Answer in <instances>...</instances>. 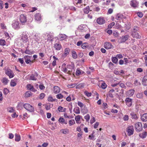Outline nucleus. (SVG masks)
<instances>
[{
    "mask_svg": "<svg viewBox=\"0 0 147 147\" xmlns=\"http://www.w3.org/2000/svg\"><path fill=\"white\" fill-rule=\"evenodd\" d=\"M24 107L27 111L30 112L34 111V107L29 104L26 103L23 105Z\"/></svg>",
    "mask_w": 147,
    "mask_h": 147,
    "instance_id": "nucleus-1",
    "label": "nucleus"
},
{
    "mask_svg": "<svg viewBox=\"0 0 147 147\" xmlns=\"http://www.w3.org/2000/svg\"><path fill=\"white\" fill-rule=\"evenodd\" d=\"M131 36L134 38H140L141 36L139 35L137 32V30L136 28H134L132 32Z\"/></svg>",
    "mask_w": 147,
    "mask_h": 147,
    "instance_id": "nucleus-2",
    "label": "nucleus"
},
{
    "mask_svg": "<svg viewBox=\"0 0 147 147\" xmlns=\"http://www.w3.org/2000/svg\"><path fill=\"white\" fill-rule=\"evenodd\" d=\"M129 37L128 35L122 36L118 39V42L119 43L124 42L128 39Z\"/></svg>",
    "mask_w": 147,
    "mask_h": 147,
    "instance_id": "nucleus-3",
    "label": "nucleus"
},
{
    "mask_svg": "<svg viewBox=\"0 0 147 147\" xmlns=\"http://www.w3.org/2000/svg\"><path fill=\"white\" fill-rule=\"evenodd\" d=\"M135 128L137 131H141L142 129V123L140 122L137 123L135 124Z\"/></svg>",
    "mask_w": 147,
    "mask_h": 147,
    "instance_id": "nucleus-4",
    "label": "nucleus"
},
{
    "mask_svg": "<svg viewBox=\"0 0 147 147\" xmlns=\"http://www.w3.org/2000/svg\"><path fill=\"white\" fill-rule=\"evenodd\" d=\"M5 74L8 76L10 78H11L14 76V74L12 71L10 69H7L5 71Z\"/></svg>",
    "mask_w": 147,
    "mask_h": 147,
    "instance_id": "nucleus-5",
    "label": "nucleus"
},
{
    "mask_svg": "<svg viewBox=\"0 0 147 147\" xmlns=\"http://www.w3.org/2000/svg\"><path fill=\"white\" fill-rule=\"evenodd\" d=\"M132 100L129 98H127L125 100L126 105L128 107H131L132 104Z\"/></svg>",
    "mask_w": 147,
    "mask_h": 147,
    "instance_id": "nucleus-6",
    "label": "nucleus"
},
{
    "mask_svg": "<svg viewBox=\"0 0 147 147\" xmlns=\"http://www.w3.org/2000/svg\"><path fill=\"white\" fill-rule=\"evenodd\" d=\"M113 47L112 45L109 42H105L104 44V47L107 49H111Z\"/></svg>",
    "mask_w": 147,
    "mask_h": 147,
    "instance_id": "nucleus-7",
    "label": "nucleus"
},
{
    "mask_svg": "<svg viewBox=\"0 0 147 147\" xmlns=\"http://www.w3.org/2000/svg\"><path fill=\"white\" fill-rule=\"evenodd\" d=\"M20 22L22 23H25L27 20L26 16L24 14L20 15Z\"/></svg>",
    "mask_w": 147,
    "mask_h": 147,
    "instance_id": "nucleus-8",
    "label": "nucleus"
},
{
    "mask_svg": "<svg viewBox=\"0 0 147 147\" xmlns=\"http://www.w3.org/2000/svg\"><path fill=\"white\" fill-rule=\"evenodd\" d=\"M19 23L18 21H15L12 24L13 27L14 29H18L20 28L19 26Z\"/></svg>",
    "mask_w": 147,
    "mask_h": 147,
    "instance_id": "nucleus-9",
    "label": "nucleus"
},
{
    "mask_svg": "<svg viewBox=\"0 0 147 147\" xmlns=\"http://www.w3.org/2000/svg\"><path fill=\"white\" fill-rule=\"evenodd\" d=\"M138 3L136 0H132L130 2V5L131 7L136 8L138 5Z\"/></svg>",
    "mask_w": 147,
    "mask_h": 147,
    "instance_id": "nucleus-10",
    "label": "nucleus"
},
{
    "mask_svg": "<svg viewBox=\"0 0 147 147\" xmlns=\"http://www.w3.org/2000/svg\"><path fill=\"white\" fill-rule=\"evenodd\" d=\"M67 68L68 69V71L67 73L69 74H70L71 73L72 71H74V67L71 66L70 65H67Z\"/></svg>",
    "mask_w": 147,
    "mask_h": 147,
    "instance_id": "nucleus-11",
    "label": "nucleus"
},
{
    "mask_svg": "<svg viewBox=\"0 0 147 147\" xmlns=\"http://www.w3.org/2000/svg\"><path fill=\"white\" fill-rule=\"evenodd\" d=\"M54 47L55 50H60L62 48L61 45L59 43H56L55 44Z\"/></svg>",
    "mask_w": 147,
    "mask_h": 147,
    "instance_id": "nucleus-12",
    "label": "nucleus"
},
{
    "mask_svg": "<svg viewBox=\"0 0 147 147\" xmlns=\"http://www.w3.org/2000/svg\"><path fill=\"white\" fill-rule=\"evenodd\" d=\"M69 51L70 49L69 48H66L64 50V53L62 55V56L63 57H65L69 54Z\"/></svg>",
    "mask_w": 147,
    "mask_h": 147,
    "instance_id": "nucleus-13",
    "label": "nucleus"
},
{
    "mask_svg": "<svg viewBox=\"0 0 147 147\" xmlns=\"http://www.w3.org/2000/svg\"><path fill=\"white\" fill-rule=\"evenodd\" d=\"M134 129L133 126H130L128 127L127 132L130 135H132L133 134Z\"/></svg>",
    "mask_w": 147,
    "mask_h": 147,
    "instance_id": "nucleus-14",
    "label": "nucleus"
},
{
    "mask_svg": "<svg viewBox=\"0 0 147 147\" xmlns=\"http://www.w3.org/2000/svg\"><path fill=\"white\" fill-rule=\"evenodd\" d=\"M96 22L98 24H102L105 23V20L103 18H99L97 19Z\"/></svg>",
    "mask_w": 147,
    "mask_h": 147,
    "instance_id": "nucleus-15",
    "label": "nucleus"
},
{
    "mask_svg": "<svg viewBox=\"0 0 147 147\" xmlns=\"http://www.w3.org/2000/svg\"><path fill=\"white\" fill-rule=\"evenodd\" d=\"M34 17L35 19L37 21L40 20L41 19V15L39 13H36Z\"/></svg>",
    "mask_w": 147,
    "mask_h": 147,
    "instance_id": "nucleus-16",
    "label": "nucleus"
},
{
    "mask_svg": "<svg viewBox=\"0 0 147 147\" xmlns=\"http://www.w3.org/2000/svg\"><path fill=\"white\" fill-rule=\"evenodd\" d=\"M25 60V61L27 64H28L31 62L30 59V57L28 55L25 56L24 57Z\"/></svg>",
    "mask_w": 147,
    "mask_h": 147,
    "instance_id": "nucleus-17",
    "label": "nucleus"
},
{
    "mask_svg": "<svg viewBox=\"0 0 147 147\" xmlns=\"http://www.w3.org/2000/svg\"><path fill=\"white\" fill-rule=\"evenodd\" d=\"M123 18V15L120 13H117L115 19L117 20H121Z\"/></svg>",
    "mask_w": 147,
    "mask_h": 147,
    "instance_id": "nucleus-18",
    "label": "nucleus"
},
{
    "mask_svg": "<svg viewBox=\"0 0 147 147\" xmlns=\"http://www.w3.org/2000/svg\"><path fill=\"white\" fill-rule=\"evenodd\" d=\"M142 83V84L144 86L147 85V76H145L143 78Z\"/></svg>",
    "mask_w": 147,
    "mask_h": 147,
    "instance_id": "nucleus-19",
    "label": "nucleus"
},
{
    "mask_svg": "<svg viewBox=\"0 0 147 147\" xmlns=\"http://www.w3.org/2000/svg\"><path fill=\"white\" fill-rule=\"evenodd\" d=\"M142 120L143 121H147V113H145L143 114L141 117Z\"/></svg>",
    "mask_w": 147,
    "mask_h": 147,
    "instance_id": "nucleus-20",
    "label": "nucleus"
},
{
    "mask_svg": "<svg viewBox=\"0 0 147 147\" xmlns=\"http://www.w3.org/2000/svg\"><path fill=\"white\" fill-rule=\"evenodd\" d=\"M135 90L134 89L129 90L127 92V94L128 96H132L134 94Z\"/></svg>",
    "mask_w": 147,
    "mask_h": 147,
    "instance_id": "nucleus-21",
    "label": "nucleus"
},
{
    "mask_svg": "<svg viewBox=\"0 0 147 147\" xmlns=\"http://www.w3.org/2000/svg\"><path fill=\"white\" fill-rule=\"evenodd\" d=\"M54 92L56 94L60 92V88L58 86H54Z\"/></svg>",
    "mask_w": 147,
    "mask_h": 147,
    "instance_id": "nucleus-22",
    "label": "nucleus"
},
{
    "mask_svg": "<svg viewBox=\"0 0 147 147\" xmlns=\"http://www.w3.org/2000/svg\"><path fill=\"white\" fill-rule=\"evenodd\" d=\"M15 141L16 142H19L20 140V135L16 134L15 135Z\"/></svg>",
    "mask_w": 147,
    "mask_h": 147,
    "instance_id": "nucleus-23",
    "label": "nucleus"
},
{
    "mask_svg": "<svg viewBox=\"0 0 147 147\" xmlns=\"http://www.w3.org/2000/svg\"><path fill=\"white\" fill-rule=\"evenodd\" d=\"M33 34L34 35L33 38L35 40L36 42H38L40 40V37L39 35L37 34Z\"/></svg>",
    "mask_w": 147,
    "mask_h": 147,
    "instance_id": "nucleus-24",
    "label": "nucleus"
},
{
    "mask_svg": "<svg viewBox=\"0 0 147 147\" xmlns=\"http://www.w3.org/2000/svg\"><path fill=\"white\" fill-rule=\"evenodd\" d=\"M139 136L142 138H144L147 136V133L146 131H144L139 134Z\"/></svg>",
    "mask_w": 147,
    "mask_h": 147,
    "instance_id": "nucleus-25",
    "label": "nucleus"
},
{
    "mask_svg": "<svg viewBox=\"0 0 147 147\" xmlns=\"http://www.w3.org/2000/svg\"><path fill=\"white\" fill-rule=\"evenodd\" d=\"M28 37L26 35H24V36H22L21 39L23 41H26L28 40Z\"/></svg>",
    "mask_w": 147,
    "mask_h": 147,
    "instance_id": "nucleus-26",
    "label": "nucleus"
},
{
    "mask_svg": "<svg viewBox=\"0 0 147 147\" xmlns=\"http://www.w3.org/2000/svg\"><path fill=\"white\" fill-rule=\"evenodd\" d=\"M112 61L114 63L117 64V63L118 60L116 57H112Z\"/></svg>",
    "mask_w": 147,
    "mask_h": 147,
    "instance_id": "nucleus-27",
    "label": "nucleus"
},
{
    "mask_svg": "<svg viewBox=\"0 0 147 147\" xmlns=\"http://www.w3.org/2000/svg\"><path fill=\"white\" fill-rule=\"evenodd\" d=\"M74 111L76 114H79L80 113L79 108L78 107L75 108L74 109Z\"/></svg>",
    "mask_w": 147,
    "mask_h": 147,
    "instance_id": "nucleus-28",
    "label": "nucleus"
},
{
    "mask_svg": "<svg viewBox=\"0 0 147 147\" xmlns=\"http://www.w3.org/2000/svg\"><path fill=\"white\" fill-rule=\"evenodd\" d=\"M84 84H80L76 86V88L77 89H81L84 88Z\"/></svg>",
    "mask_w": 147,
    "mask_h": 147,
    "instance_id": "nucleus-29",
    "label": "nucleus"
},
{
    "mask_svg": "<svg viewBox=\"0 0 147 147\" xmlns=\"http://www.w3.org/2000/svg\"><path fill=\"white\" fill-rule=\"evenodd\" d=\"M89 7L87 6L86 8L84 9V11L85 13L87 14L89 12Z\"/></svg>",
    "mask_w": 147,
    "mask_h": 147,
    "instance_id": "nucleus-30",
    "label": "nucleus"
},
{
    "mask_svg": "<svg viewBox=\"0 0 147 147\" xmlns=\"http://www.w3.org/2000/svg\"><path fill=\"white\" fill-rule=\"evenodd\" d=\"M8 79L6 78H3L2 80V82L5 84H7L8 83Z\"/></svg>",
    "mask_w": 147,
    "mask_h": 147,
    "instance_id": "nucleus-31",
    "label": "nucleus"
},
{
    "mask_svg": "<svg viewBox=\"0 0 147 147\" xmlns=\"http://www.w3.org/2000/svg\"><path fill=\"white\" fill-rule=\"evenodd\" d=\"M31 95V92L30 91H28L25 93V96L28 97Z\"/></svg>",
    "mask_w": 147,
    "mask_h": 147,
    "instance_id": "nucleus-32",
    "label": "nucleus"
},
{
    "mask_svg": "<svg viewBox=\"0 0 147 147\" xmlns=\"http://www.w3.org/2000/svg\"><path fill=\"white\" fill-rule=\"evenodd\" d=\"M61 131L64 134H66L68 133L69 130L67 129H62L61 130Z\"/></svg>",
    "mask_w": 147,
    "mask_h": 147,
    "instance_id": "nucleus-33",
    "label": "nucleus"
},
{
    "mask_svg": "<svg viewBox=\"0 0 147 147\" xmlns=\"http://www.w3.org/2000/svg\"><path fill=\"white\" fill-rule=\"evenodd\" d=\"M72 57L73 58L76 59L77 57V55L76 53V52L74 51L72 52Z\"/></svg>",
    "mask_w": 147,
    "mask_h": 147,
    "instance_id": "nucleus-34",
    "label": "nucleus"
},
{
    "mask_svg": "<svg viewBox=\"0 0 147 147\" xmlns=\"http://www.w3.org/2000/svg\"><path fill=\"white\" fill-rule=\"evenodd\" d=\"M6 44V42L4 40H0V45L2 46H4Z\"/></svg>",
    "mask_w": 147,
    "mask_h": 147,
    "instance_id": "nucleus-35",
    "label": "nucleus"
},
{
    "mask_svg": "<svg viewBox=\"0 0 147 147\" xmlns=\"http://www.w3.org/2000/svg\"><path fill=\"white\" fill-rule=\"evenodd\" d=\"M66 110L65 108H63V107L61 106L58 108V110L60 112H64Z\"/></svg>",
    "mask_w": 147,
    "mask_h": 147,
    "instance_id": "nucleus-36",
    "label": "nucleus"
},
{
    "mask_svg": "<svg viewBox=\"0 0 147 147\" xmlns=\"http://www.w3.org/2000/svg\"><path fill=\"white\" fill-rule=\"evenodd\" d=\"M130 115L131 116L132 119H136L137 118L136 115L133 112H132L130 113Z\"/></svg>",
    "mask_w": 147,
    "mask_h": 147,
    "instance_id": "nucleus-37",
    "label": "nucleus"
},
{
    "mask_svg": "<svg viewBox=\"0 0 147 147\" xmlns=\"http://www.w3.org/2000/svg\"><path fill=\"white\" fill-rule=\"evenodd\" d=\"M25 53L26 54L28 55L32 54L33 53L32 51L27 49L25 51Z\"/></svg>",
    "mask_w": 147,
    "mask_h": 147,
    "instance_id": "nucleus-38",
    "label": "nucleus"
},
{
    "mask_svg": "<svg viewBox=\"0 0 147 147\" xmlns=\"http://www.w3.org/2000/svg\"><path fill=\"white\" fill-rule=\"evenodd\" d=\"M69 124L70 126L72 125L73 124H75V122L74 119H71L69 121Z\"/></svg>",
    "mask_w": 147,
    "mask_h": 147,
    "instance_id": "nucleus-39",
    "label": "nucleus"
},
{
    "mask_svg": "<svg viewBox=\"0 0 147 147\" xmlns=\"http://www.w3.org/2000/svg\"><path fill=\"white\" fill-rule=\"evenodd\" d=\"M8 111L10 113L14 112L15 110L12 107H9L7 109Z\"/></svg>",
    "mask_w": 147,
    "mask_h": 147,
    "instance_id": "nucleus-40",
    "label": "nucleus"
},
{
    "mask_svg": "<svg viewBox=\"0 0 147 147\" xmlns=\"http://www.w3.org/2000/svg\"><path fill=\"white\" fill-rule=\"evenodd\" d=\"M80 116L79 115H78L75 117V119L76 122L77 123H78V122L80 120Z\"/></svg>",
    "mask_w": 147,
    "mask_h": 147,
    "instance_id": "nucleus-41",
    "label": "nucleus"
},
{
    "mask_svg": "<svg viewBox=\"0 0 147 147\" xmlns=\"http://www.w3.org/2000/svg\"><path fill=\"white\" fill-rule=\"evenodd\" d=\"M30 79L33 80H36L37 78L33 74H32L30 76Z\"/></svg>",
    "mask_w": 147,
    "mask_h": 147,
    "instance_id": "nucleus-42",
    "label": "nucleus"
},
{
    "mask_svg": "<svg viewBox=\"0 0 147 147\" xmlns=\"http://www.w3.org/2000/svg\"><path fill=\"white\" fill-rule=\"evenodd\" d=\"M9 92V90L7 88H5L4 89L3 93L5 95L7 94Z\"/></svg>",
    "mask_w": 147,
    "mask_h": 147,
    "instance_id": "nucleus-43",
    "label": "nucleus"
},
{
    "mask_svg": "<svg viewBox=\"0 0 147 147\" xmlns=\"http://www.w3.org/2000/svg\"><path fill=\"white\" fill-rule=\"evenodd\" d=\"M10 85L11 86L13 87L16 85V83L13 80H11L10 82Z\"/></svg>",
    "mask_w": 147,
    "mask_h": 147,
    "instance_id": "nucleus-44",
    "label": "nucleus"
},
{
    "mask_svg": "<svg viewBox=\"0 0 147 147\" xmlns=\"http://www.w3.org/2000/svg\"><path fill=\"white\" fill-rule=\"evenodd\" d=\"M84 118L87 121H88L90 119V115L89 114H87L84 117Z\"/></svg>",
    "mask_w": 147,
    "mask_h": 147,
    "instance_id": "nucleus-45",
    "label": "nucleus"
},
{
    "mask_svg": "<svg viewBox=\"0 0 147 147\" xmlns=\"http://www.w3.org/2000/svg\"><path fill=\"white\" fill-rule=\"evenodd\" d=\"M115 25V23L114 22H113L112 23L110 24L108 26V28H111L112 27L114 26Z\"/></svg>",
    "mask_w": 147,
    "mask_h": 147,
    "instance_id": "nucleus-46",
    "label": "nucleus"
},
{
    "mask_svg": "<svg viewBox=\"0 0 147 147\" xmlns=\"http://www.w3.org/2000/svg\"><path fill=\"white\" fill-rule=\"evenodd\" d=\"M56 96L57 98L58 99L62 98L63 97V96L61 94H57Z\"/></svg>",
    "mask_w": 147,
    "mask_h": 147,
    "instance_id": "nucleus-47",
    "label": "nucleus"
},
{
    "mask_svg": "<svg viewBox=\"0 0 147 147\" xmlns=\"http://www.w3.org/2000/svg\"><path fill=\"white\" fill-rule=\"evenodd\" d=\"M107 85L105 83H102L101 85V88L103 89H105L107 87Z\"/></svg>",
    "mask_w": 147,
    "mask_h": 147,
    "instance_id": "nucleus-48",
    "label": "nucleus"
},
{
    "mask_svg": "<svg viewBox=\"0 0 147 147\" xmlns=\"http://www.w3.org/2000/svg\"><path fill=\"white\" fill-rule=\"evenodd\" d=\"M66 36L64 34H60V37L61 38L60 39H61H61H64L66 38Z\"/></svg>",
    "mask_w": 147,
    "mask_h": 147,
    "instance_id": "nucleus-49",
    "label": "nucleus"
},
{
    "mask_svg": "<svg viewBox=\"0 0 147 147\" xmlns=\"http://www.w3.org/2000/svg\"><path fill=\"white\" fill-rule=\"evenodd\" d=\"M48 100L49 101L53 102L55 101V99H53L52 97H49L48 98Z\"/></svg>",
    "mask_w": 147,
    "mask_h": 147,
    "instance_id": "nucleus-50",
    "label": "nucleus"
},
{
    "mask_svg": "<svg viewBox=\"0 0 147 147\" xmlns=\"http://www.w3.org/2000/svg\"><path fill=\"white\" fill-rule=\"evenodd\" d=\"M134 84L136 86H138L140 85H141V83L140 82H138V80H136L134 81Z\"/></svg>",
    "mask_w": 147,
    "mask_h": 147,
    "instance_id": "nucleus-51",
    "label": "nucleus"
},
{
    "mask_svg": "<svg viewBox=\"0 0 147 147\" xmlns=\"http://www.w3.org/2000/svg\"><path fill=\"white\" fill-rule=\"evenodd\" d=\"M87 43H83L82 45V48H83V49H85L87 45Z\"/></svg>",
    "mask_w": 147,
    "mask_h": 147,
    "instance_id": "nucleus-52",
    "label": "nucleus"
},
{
    "mask_svg": "<svg viewBox=\"0 0 147 147\" xmlns=\"http://www.w3.org/2000/svg\"><path fill=\"white\" fill-rule=\"evenodd\" d=\"M129 117L127 115H124L123 117V119L125 121H127L128 120Z\"/></svg>",
    "mask_w": 147,
    "mask_h": 147,
    "instance_id": "nucleus-53",
    "label": "nucleus"
},
{
    "mask_svg": "<svg viewBox=\"0 0 147 147\" xmlns=\"http://www.w3.org/2000/svg\"><path fill=\"white\" fill-rule=\"evenodd\" d=\"M81 71L80 69H77L76 70V75L78 76L80 74Z\"/></svg>",
    "mask_w": 147,
    "mask_h": 147,
    "instance_id": "nucleus-54",
    "label": "nucleus"
},
{
    "mask_svg": "<svg viewBox=\"0 0 147 147\" xmlns=\"http://www.w3.org/2000/svg\"><path fill=\"white\" fill-rule=\"evenodd\" d=\"M136 97L138 98H141L142 97V95L139 93H138L136 95Z\"/></svg>",
    "mask_w": 147,
    "mask_h": 147,
    "instance_id": "nucleus-55",
    "label": "nucleus"
},
{
    "mask_svg": "<svg viewBox=\"0 0 147 147\" xmlns=\"http://www.w3.org/2000/svg\"><path fill=\"white\" fill-rule=\"evenodd\" d=\"M33 86H32L30 84H28L27 86V87L28 90H31Z\"/></svg>",
    "mask_w": 147,
    "mask_h": 147,
    "instance_id": "nucleus-56",
    "label": "nucleus"
},
{
    "mask_svg": "<svg viewBox=\"0 0 147 147\" xmlns=\"http://www.w3.org/2000/svg\"><path fill=\"white\" fill-rule=\"evenodd\" d=\"M119 84L121 88H126V86L124 84H123V83H119Z\"/></svg>",
    "mask_w": 147,
    "mask_h": 147,
    "instance_id": "nucleus-57",
    "label": "nucleus"
},
{
    "mask_svg": "<svg viewBox=\"0 0 147 147\" xmlns=\"http://www.w3.org/2000/svg\"><path fill=\"white\" fill-rule=\"evenodd\" d=\"M78 106L81 107H83L84 105V104L83 103L79 101L78 102Z\"/></svg>",
    "mask_w": 147,
    "mask_h": 147,
    "instance_id": "nucleus-58",
    "label": "nucleus"
},
{
    "mask_svg": "<svg viewBox=\"0 0 147 147\" xmlns=\"http://www.w3.org/2000/svg\"><path fill=\"white\" fill-rule=\"evenodd\" d=\"M45 96V94L44 93H42L40 94V99L43 98Z\"/></svg>",
    "mask_w": 147,
    "mask_h": 147,
    "instance_id": "nucleus-59",
    "label": "nucleus"
},
{
    "mask_svg": "<svg viewBox=\"0 0 147 147\" xmlns=\"http://www.w3.org/2000/svg\"><path fill=\"white\" fill-rule=\"evenodd\" d=\"M85 93L88 97H89V96H91V94H92L91 93H90H90L88 92L87 91H85Z\"/></svg>",
    "mask_w": 147,
    "mask_h": 147,
    "instance_id": "nucleus-60",
    "label": "nucleus"
},
{
    "mask_svg": "<svg viewBox=\"0 0 147 147\" xmlns=\"http://www.w3.org/2000/svg\"><path fill=\"white\" fill-rule=\"evenodd\" d=\"M75 86V84H72L69 85H68L67 87L68 88H73Z\"/></svg>",
    "mask_w": 147,
    "mask_h": 147,
    "instance_id": "nucleus-61",
    "label": "nucleus"
},
{
    "mask_svg": "<svg viewBox=\"0 0 147 147\" xmlns=\"http://www.w3.org/2000/svg\"><path fill=\"white\" fill-rule=\"evenodd\" d=\"M47 36H48V40H50L51 41H53V39H52L51 38L52 36H51V35H47Z\"/></svg>",
    "mask_w": 147,
    "mask_h": 147,
    "instance_id": "nucleus-62",
    "label": "nucleus"
},
{
    "mask_svg": "<svg viewBox=\"0 0 147 147\" xmlns=\"http://www.w3.org/2000/svg\"><path fill=\"white\" fill-rule=\"evenodd\" d=\"M95 121V119L94 117H93L92 119H91L90 121V123L91 124H92Z\"/></svg>",
    "mask_w": 147,
    "mask_h": 147,
    "instance_id": "nucleus-63",
    "label": "nucleus"
},
{
    "mask_svg": "<svg viewBox=\"0 0 147 147\" xmlns=\"http://www.w3.org/2000/svg\"><path fill=\"white\" fill-rule=\"evenodd\" d=\"M138 16L142 18L143 16V14L141 12H138Z\"/></svg>",
    "mask_w": 147,
    "mask_h": 147,
    "instance_id": "nucleus-64",
    "label": "nucleus"
}]
</instances>
